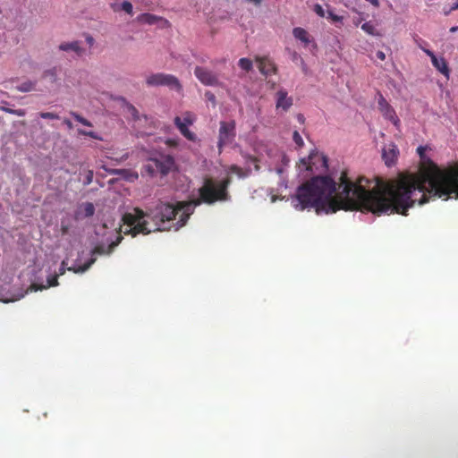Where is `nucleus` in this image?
Returning a JSON list of instances; mask_svg holds the SVG:
<instances>
[{"label": "nucleus", "mask_w": 458, "mask_h": 458, "mask_svg": "<svg viewBox=\"0 0 458 458\" xmlns=\"http://www.w3.org/2000/svg\"><path fill=\"white\" fill-rule=\"evenodd\" d=\"M375 185L361 176L355 182L348 178L347 171L341 173L337 183L329 176V214L339 210L367 211L382 214H401L416 202L427 203L430 197L458 199V165L441 169L428 159L419 174L402 175L397 180L375 178Z\"/></svg>", "instance_id": "obj_1"}, {"label": "nucleus", "mask_w": 458, "mask_h": 458, "mask_svg": "<svg viewBox=\"0 0 458 458\" xmlns=\"http://www.w3.org/2000/svg\"><path fill=\"white\" fill-rule=\"evenodd\" d=\"M192 214V204L188 202H176L175 204L168 202H158L153 208L144 212L140 208H134V213H126L123 216L124 224V234L131 233L136 236L139 233L148 234L151 230L148 228L147 222L143 220L148 216L156 225L155 231L170 230L172 226L168 224L176 219L174 224L175 230L182 227Z\"/></svg>", "instance_id": "obj_2"}, {"label": "nucleus", "mask_w": 458, "mask_h": 458, "mask_svg": "<svg viewBox=\"0 0 458 458\" xmlns=\"http://www.w3.org/2000/svg\"><path fill=\"white\" fill-rule=\"evenodd\" d=\"M230 184L231 178L229 176L220 181L205 178L202 186L199 189V198L189 202L192 204V211L195 207L202 203L213 205L218 201L229 200L231 198L228 192Z\"/></svg>", "instance_id": "obj_3"}, {"label": "nucleus", "mask_w": 458, "mask_h": 458, "mask_svg": "<svg viewBox=\"0 0 458 458\" xmlns=\"http://www.w3.org/2000/svg\"><path fill=\"white\" fill-rule=\"evenodd\" d=\"M123 236L118 234L115 241H113L108 246H105L104 244H98L94 247L91 250V259L84 263L81 266L77 267V268H69V271H73L74 273H83L87 271L97 260L96 255H109L113 252L114 249L122 242Z\"/></svg>", "instance_id": "obj_4"}, {"label": "nucleus", "mask_w": 458, "mask_h": 458, "mask_svg": "<svg viewBox=\"0 0 458 458\" xmlns=\"http://www.w3.org/2000/svg\"><path fill=\"white\" fill-rule=\"evenodd\" d=\"M219 124L217 148L221 152L225 146L230 145L234 141L236 136V123L235 121L232 120L229 122L221 121Z\"/></svg>", "instance_id": "obj_5"}, {"label": "nucleus", "mask_w": 458, "mask_h": 458, "mask_svg": "<svg viewBox=\"0 0 458 458\" xmlns=\"http://www.w3.org/2000/svg\"><path fill=\"white\" fill-rule=\"evenodd\" d=\"M146 83L148 86H166L170 89H174L177 91L182 90V84L179 80L173 74H165V73H155L149 75L146 79Z\"/></svg>", "instance_id": "obj_6"}, {"label": "nucleus", "mask_w": 458, "mask_h": 458, "mask_svg": "<svg viewBox=\"0 0 458 458\" xmlns=\"http://www.w3.org/2000/svg\"><path fill=\"white\" fill-rule=\"evenodd\" d=\"M194 122L195 115L191 112H185L182 117L175 116L174 119V125L181 134L191 141H196L197 140L196 134L188 128L190 125H192Z\"/></svg>", "instance_id": "obj_7"}, {"label": "nucleus", "mask_w": 458, "mask_h": 458, "mask_svg": "<svg viewBox=\"0 0 458 458\" xmlns=\"http://www.w3.org/2000/svg\"><path fill=\"white\" fill-rule=\"evenodd\" d=\"M194 75L205 86L219 87L222 85L217 73L206 67L196 66Z\"/></svg>", "instance_id": "obj_8"}, {"label": "nucleus", "mask_w": 458, "mask_h": 458, "mask_svg": "<svg viewBox=\"0 0 458 458\" xmlns=\"http://www.w3.org/2000/svg\"><path fill=\"white\" fill-rule=\"evenodd\" d=\"M377 104L378 109L383 116L389 120L394 126L398 127L400 125V119L396 115L394 109L389 105V103L382 95L379 96Z\"/></svg>", "instance_id": "obj_9"}, {"label": "nucleus", "mask_w": 458, "mask_h": 458, "mask_svg": "<svg viewBox=\"0 0 458 458\" xmlns=\"http://www.w3.org/2000/svg\"><path fill=\"white\" fill-rule=\"evenodd\" d=\"M154 160L157 163V172L161 175H166L175 168V161L171 155H160Z\"/></svg>", "instance_id": "obj_10"}, {"label": "nucleus", "mask_w": 458, "mask_h": 458, "mask_svg": "<svg viewBox=\"0 0 458 458\" xmlns=\"http://www.w3.org/2000/svg\"><path fill=\"white\" fill-rule=\"evenodd\" d=\"M428 56L430 57L433 66L446 78L449 77V68L444 57H437L431 50L422 48Z\"/></svg>", "instance_id": "obj_11"}, {"label": "nucleus", "mask_w": 458, "mask_h": 458, "mask_svg": "<svg viewBox=\"0 0 458 458\" xmlns=\"http://www.w3.org/2000/svg\"><path fill=\"white\" fill-rule=\"evenodd\" d=\"M255 60L259 63V72L263 75L267 76L276 73L277 68L276 64L267 56H257Z\"/></svg>", "instance_id": "obj_12"}, {"label": "nucleus", "mask_w": 458, "mask_h": 458, "mask_svg": "<svg viewBox=\"0 0 458 458\" xmlns=\"http://www.w3.org/2000/svg\"><path fill=\"white\" fill-rule=\"evenodd\" d=\"M317 162L321 163V166L323 168L327 167V158L324 155H319L318 153H312L309 156V157L301 159V163L306 166V169L313 172L314 168L313 166L316 165Z\"/></svg>", "instance_id": "obj_13"}, {"label": "nucleus", "mask_w": 458, "mask_h": 458, "mask_svg": "<svg viewBox=\"0 0 458 458\" xmlns=\"http://www.w3.org/2000/svg\"><path fill=\"white\" fill-rule=\"evenodd\" d=\"M398 148L394 144H390L383 148L382 158L387 166L393 165L398 156Z\"/></svg>", "instance_id": "obj_14"}, {"label": "nucleus", "mask_w": 458, "mask_h": 458, "mask_svg": "<svg viewBox=\"0 0 458 458\" xmlns=\"http://www.w3.org/2000/svg\"><path fill=\"white\" fill-rule=\"evenodd\" d=\"M276 108H282L287 111L293 106V98L288 97V93L285 89H279L276 92Z\"/></svg>", "instance_id": "obj_15"}, {"label": "nucleus", "mask_w": 458, "mask_h": 458, "mask_svg": "<svg viewBox=\"0 0 458 458\" xmlns=\"http://www.w3.org/2000/svg\"><path fill=\"white\" fill-rule=\"evenodd\" d=\"M95 213V207L91 202L82 203L75 212L76 220L91 217Z\"/></svg>", "instance_id": "obj_16"}, {"label": "nucleus", "mask_w": 458, "mask_h": 458, "mask_svg": "<svg viewBox=\"0 0 458 458\" xmlns=\"http://www.w3.org/2000/svg\"><path fill=\"white\" fill-rule=\"evenodd\" d=\"M60 51L74 52L78 56H81L84 54V49L81 47V42L74 40L72 42H63L58 46Z\"/></svg>", "instance_id": "obj_17"}, {"label": "nucleus", "mask_w": 458, "mask_h": 458, "mask_svg": "<svg viewBox=\"0 0 458 458\" xmlns=\"http://www.w3.org/2000/svg\"><path fill=\"white\" fill-rule=\"evenodd\" d=\"M58 275H54L50 277L47 278V285H44V284H32L30 288L27 290V293L30 291V292H37L38 290H44V289H47L48 287H51V286H56L58 285Z\"/></svg>", "instance_id": "obj_18"}, {"label": "nucleus", "mask_w": 458, "mask_h": 458, "mask_svg": "<svg viewBox=\"0 0 458 458\" xmlns=\"http://www.w3.org/2000/svg\"><path fill=\"white\" fill-rule=\"evenodd\" d=\"M157 167V163L155 162L154 158H150L146 164L143 165L141 174L142 175L147 174L149 176H155L158 174Z\"/></svg>", "instance_id": "obj_19"}, {"label": "nucleus", "mask_w": 458, "mask_h": 458, "mask_svg": "<svg viewBox=\"0 0 458 458\" xmlns=\"http://www.w3.org/2000/svg\"><path fill=\"white\" fill-rule=\"evenodd\" d=\"M42 78L47 80L51 84H55L58 81V69L56 67H53L46 70Z\"/></svg>", "instance_id": "obj_20"}, {"label": "nucleus", "mask_w": 458, "mask_h": 458, "mask_svg": "<svg viewBox=\"0 0 458 458\" xmlns=\"http://www.w3.org/2000/svg\"><path fill=\"white\" fill-rule=\"evenodd\" d=\"M293 34L295 38L301 40V42H303L305 44L310 43L309 34L304 29L300 28V27L294 28L293 30Z\"/></svg>", "instance_id": "obj_21"}, {"label": "nucleus", "mask_w": 458, "mask_h": 458, "mask_svg": "<svg viewBox=\"0 0 458 458\" xmlns=\"http://www.w3.org/2000/svg\"><path fill=\"white\" fill-rule=\"evenodd\" d=\"M111 7L114 12H119L120 10H123L125 13H127L128 14H132L133 7H132V4L129 1H123L122 3L121 6L114 4H112Z\"/></svg>", "instance_id": "obj_22"}, {"label": "nucleus", "mask_w": 458, "mask_h": 458, "mask_svg": "<svg viewBox=\"0 0 458 458\" xmlns=\"http://www.w3.org/2000/svg\"><path fill=\"white\" fill-rule=\"evenodd\" d=\"M361 30L369 35L381 36V34L377 30L376 27L371 21H367L363 23L361 25Z\"/></svg>", "instance_id": "obj_23"}, {"label": "nucleus", "mask_w": 458, "mask_h": 458, "mask_svg": "<svg viewBox=\"0 0 458 458\" xmlns=\"http://www.w3.org/2000/svg\"><path fill=\"white\" fill-rule=\"evenodd\" d=\"M36 89V81H26L17 86V89L21 92H30Z\"/></svg>", "instance_id": "obj_24"}, {"label": "nucleus", "mask_w": 458, "mask_h": 458, "mask_svg": "<svg viewBox=\"0 0 458 458\" xmlns=\"http://www.w3.org/2000/svg\"><path fill=\"white\" fill-rule=\"evenodd\" d=\"M139 20L144 23L155 24L160 18L151 13H143L139 17Z\"/></svg>", "instance_id": "obj_25"}, {"label": "nucleus", "mask_w": 458, "mask_h": 458, "mask_svg": "<svg viewBox=\"0 0 458 458\" xmlns=\"http://www.w3.org/2000/svg\"><path fill=\"white\" fill-rule=\"evenodd\" d=\"M238 64L245 72H250L253 67L252 61L246 57L241 58Z\"/></svg>", "instance_id": "obj_26"}, {"label": "nucleus", "mask_w": 458, "mask_h": 458, "mask_svg": "<svg viewBox=\"0 0 458 458\" xmlns=\"http://www.w3.org/2000/svg\"><path fill=\"white\" fill-rule=\"evenodd\" d=\"M71 115L77 121L79 122L80 123L85 125V126H88V127H92V123L85 119L84 117H82L81 114L75 113V112H71Z\"/></svg>", "instance_id": "obj_27"}, {"label": "nucleus", "mask_w": 458, "mask_h": 458, "mask_svg": "<svg viewBox=\"0 0 458 458\" xmlns=\"http://www.w3.org/2000/svg\"><path fill=\"white\" fill-rule=\"evenodd\" d=\"M71 115L77 121L79 122L80 123L85 125V126H88V127H92V123L85 119L84 117H82L81 114L75 113V112H71Z\"/></svg>", "instance_id": "obj_28"}, {"label": "nucleus", "mask_w": 458, "mask_h": 458, "mask_svg": "<svg viewBox=\"0 0 458 458\" xmlns=\"http://www.w3.org/2000/svg\"><path fill=\"white\" fill-rule=\"evenodd\" d=\"M293 140L294 141V143L298 146V147H302L304 145V142H303V140L301 138V136L300 135V133L295 131L293 134Z\"/></svg>", "instance_id": "obj_29"}, {"label": "nucleus", "mask_w": 458, "mask_h": 458, "mask_svg": "<svg viewBox=\"0 0 458 458\" xmlns=\"http://www.w3.org/2000/svg\"><path fill=\"white\" fill-rule=\"evenodd\" d=\"M39 116L43 119H59V116L51 112H41L39 113Z\"/></svg>", "instance_id": "obj_30"}, {"label": "nucleus", "mask_w": 458, "mask_h": 458, "mask_svg": "<svg viewBox=\"0 0 458 458\" xmlns=\"http://www.w3.org/2000/svg\"><path fill=\"white\" fill-rule=\"evenodd\" d=\"M327 18L331 19L333 21L341 22L343 21V17L337 14H335L332 11L327 12Z\"/></svg>", "instance_id": "obj_31"}, {"label": "nucleus", "mask_w": 458, "mask_h": 458, "mask_svg": "<svg viewBox=\"0 0 458 458\" xmlns=\"http://www.w3.org/2000/svg\"><path fill=\"white\" fill-rule=\"evenodd\" d=\"M128 110L131 113V114L133 116L134 120L139 119V111L136 109V107L132 105H128Z\"/></svg>", "instance_id": "obj_32"}, {"label": "nucleus", "mask_w": 458, "mask_h": 458, "mask_svg": "<svg viewBox=\"0 0 458 458\" xmlns=\"http://www.w3.org/2000/svg\"><path fill=\"white\" fill-rule=\"evenodd\" d=\"M66 265H67V263H66V261H65V260L62 261L61 266H60V267H59V272H58V274H57V275H58V276H63V275L65 273V271H66ZM69 268H70V267H68V268H67V270H69ZM72 268H76V267H72Z\"/></svg>", "instance_id": "obj_33"}, {"label": "nucleus", "mask_w": 458, "mask_h": 458, "mask_svg": "<svg viewBox=\"0 0 458 458\" xmlns=\"http://www.w3.org/2000/svg\"><path fill=\"white\" fill-rule=\"evenodd\" d=\"M314 11L316 12V13L318 16H320V17H324L325 16L324 9H323V7L320 4H316L315 7H314Z\"/></svg>", "instance_id": "obj_34"}, {"label": "nucleus", "mask_w": 458, "mask_h": 458, "mask_svg": "<svg viewBox=\"0 0 458 458\" xmlns=\"http://www.w3.org/2000/svg\"><path fill=\"white\" fill-rule=\"evenodd\" d=\"M79 133L81 135L89 136L93 139H98V137L96 135L94 131H86L83 130H79Z\"/></svg>", "instance_id": "obj_35"}, {"label": "nucleus", "mask_w": 458, "mask_h": 458, "mask_svg": "<svg viewBox=\"0 0 458 458\" xmlns=\"http://www.w3.org/2000/svg\"><path fill=\"white\" fill-rule=\"evenodd\" d=\"M454 10H458V1L454 3L448 10L444 9V14L449 15Z\"/></svg>", "instance_id": "obj_36"}, {"label": "nucleus", "mask_w": 458, "mask_h": 458, "mask_svg": "<svg viewBox=\"0 0 458 458\" xmlns=\"http://www.w3.org/2000/svg\"><path fill=\"white\" fill-rule=\"evenodd\" d=\"M205 97L208 101L212 102L213 104H216V96L212 92L207 91L205 93Z\"/></svg>", "instance_id": "obj_37"}, {"label": "nucleus", "mask_w": 458, "mask_h": 458, "mask_svg": "<svg viewBox=\"0 0 458 458\" xmlns=\"http://www.w3.org/2000/svg\"><path fill=\"white\" fill-rule=\"evenodd\" d=\"M85 39H86L87 44L89 47H92L94 45V43H95L94 38L91 35H89V34L86 35Z\"/></svg>", "instance_id": "obj_38"}, {"label": "nucleus", "mask_w": 458, "mask_h": 458, "mask_svg": "<svg viewBox=\"0 0 458 458\" xmlns=\"http://www.w3.org/2000/svg\"><path fill=\"white\" fill-rule=\"evenodd\" d=\"M92 178H93V172L92 171H89V174H88L87 178H86L85 184H89L92 182Z\"/></svg>", "instance_id": "obj_39"}, {"label": "nucleus", "mask_w": 458, "mask_h": 458, "mask_svg": "<svg viewBox=\"0 0 458 458\" xmlns=\"http://www.w3.org/2000/svg\"><path fill=\"white\" fill-rule=\"evenodd\" d=\"M377 57L381 60V61H384L386 59V55L383 51H377V54H376Z\"/></svg>", "instance_id": "obj_40"}, {"label": "nucleus", "mask_w": 458, "mask_h": 458, "mask_svg": "<svg viewBox=\"0 0 458 458\" xmlns=\"http://www.w3.org/2000/svg\"><path fill=\"white\" fill-rule=\"evenodd\" d=\"M165 143H166L168 146H170V147H176V146H177V140H173V139H169V140H167Z\"/></svg>", "instance_id": "obj_41"}, {"label": "nucleus", "mask_w": 458, "mask_h": 458, "mask_svg": "<svg viewBox=\"0 0 458 458\" xmlns=\"http://www.w3.org/2000/svg\"><path fill=\"white\" fill-rule=\"evenodd\" d=\"M13 114H16L18 116H23L25 114V111L22 110V109H15L13 112Z\"/></svg>", "instance_id": "obj_42"}, {"label": "nucleus", "mask_w": 458, "mask_h": 458, "mask_svg": "<svg viewBox=\"0 0 458 458\" xmlns=\"http://www.w3.org/2000/svg\"><path fill=\"white\" fill-rule=\"evenodd\" d=\"M417 151H418V153H419L420 157L421 158H424L425 148H424V147H422V146H420V147L417 148Z\"/></svg>", "instance_id": "obj_43"}, {"label": "nucleus", "mask_w": 458, "mask_h": 458, "mask_svg": "<svg viewBox=\"0 0 458 458\" xmlns=\"http://www.w3.org/2000/svg\"><path fill=\"white\" fill-rule=\"evenodd\" d=\"M64 123L69 128V129H72V122L69 120V119H64Z\"/></svg>", "instance_id": "obj_44"}, {"label": "nucleus", "mask_w": 458, "mask_h": 458, "mask_svg": "<svg viewBox=\"0 0 458 458\" xmlns=\"http://www.w3.org/2000/svg\"><path fill=\"white\" fill-rule=\"evenodd\" d=\"M248 1L254 4L255 5H259L262 3V0H248Z\"/></svg>", "instance_id": "obj_45"}, {"label": "nucleus", "mask_w": 458, "mask_h": 458, "mask_svg": "<svg viewBox=\"0 0 458 458\" xmlns=\"http://www.w3.org/2000/svg\"><path fill=\"white\" fill-rule=\"evenodd\" d=\"M61 230H62V233H63L64 234H65V233H67V232H68V226L62 225Z\"/></svg>", "instance_id": "obj_46"}, {"label": "nucleus", "mask_w": 458, "mask_h": 458, "mask_svg": "<svg viewBox=\"0 0 458 458\" xmlns=\"http://www.w3.org/2000/svg\"><path fill=\"white\" fill-rule=\"evenodd\" d=\"M231 170L233 171V172H238L240 170V168L238 166H236V165H233L231 167Z\"/></svg>", "instance_id": "obj_47"}, {"label": "nucleus", "mask_w": 458, "mask_h": 458, "mask_svg": "<svg viewBox=\"0 0 458 458\" xmlns=\"http://www.w3.org/2000/svg\"><path fill=\"white\" fill-rule=\"evenodd\" d=\"M298 120H299L300 122L303 123V122H304V116H303L302 114H299V115H298Z\"/></svg>", "instance_id": "obj_48"}, {"label": "nucleus", "mask_w": 458, "mask_h": 458, "mask_svg": "<svg viewBox=\"0 0 458 458\" xmlns=\"http://www.w3.org/2000/svg\"><path fill=\"white\" fill-rule=\"evenodd\" d=\"M457 30H458V27H457V26L452 27V28L450 29V31H451V32H455V31H457Z\"/></svg>", "instance_id": "obj_49"}, {"label": "nucleus", "mask_w": 458, "mask_h": 458, "mask_svg": "<svg viewBox=\"0 0 458 458\" xmlns=\"http://www.w3.org/2000/svg\"><path fill=\"white\" fill-rule=\"evenodd\" d=\"M15 109H10V108H4V111L7 112V113H10V114H13V112L14 111Z\"/></svg>", "instance_id": "obj_50"}, {"label": "nucleus", "mask_w": 458, "mask_h": 458, "mask_svg": "<svg viewBox=\"0 0 458 458\" xmlns=\"http://www.w3.org/2000/svg\"><path fill=\"white\" fill-rule=\"evenodd\" d=\"M127 157H128V154H126V155H124V156L123 157V158H125V159H126Z\"/></svg>", "instance_id": "obj_51"}, {"label": "nucleus", "mask_w": 458, "mask_h": 458, "mask_svg": "<svg viewBox=\"0 0 458 458\" xmlns=\"http://www.w3.org/2000/svg\"><path fill=\"white\" fill-rule=\"evenodd\" d=\"M21 297H23V294H21V295L19 296V298H17L16 300H19V299H20V298H21Z\"/></svg>", "instance_id": "obj_52"}]
</instances>
